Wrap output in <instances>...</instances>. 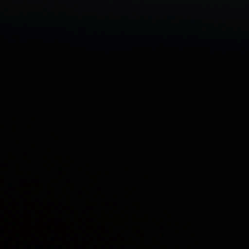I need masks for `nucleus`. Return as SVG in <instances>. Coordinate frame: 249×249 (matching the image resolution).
Wrapping results in <instances>:
<instances>
[{"mask_svg": "<svg viewBox=\"0 0 249 249\" xmlns=\"http://www.w3.org/2000/svg\"><path fill=\"white\" fill-rule=\"evenodd\" d=\"M111 13L110 11H107V13H106V16H105V18L106 20L109 21L111 19Z\"/></svg>", "mask_w": 249, "mask_h": 249, "instance_id": "1", "label": "nucleus"}, {"mask_svg": "<svg viewBox=\"0 0 249 249\" xmlns=\"http://www.w3.org/2000/svg\"><path fill=\"white\" fill-rule=\"evenodd\" d=\"M135 238H136V240L137 241V243L139 245L140 243L141 242V240H140V238L137 236H135Z\"/></svg>", "mask_w": 249, "mask_h": 249, "instance_id": "2", "label": "nucleus"}, {"mask_svg": "<svg viewBox=\"0 0 249 249\" xmlns=\"http://www.w3.org/2000/svg\"><path fill=\"white\" fill-rule=\"evenodd\" d=\"M117 30H101V31H103V32H105V31H117Z\"/></svg>", "mask_w": 249, "mask_h": 249, "instance_id": "3", "label": "nucleus"}, {"mask_svg": "<svg viewBox=\"0 0 249 249\" xmlns=\"http://www.w3.org/2000/svg\"><path fill=\"white\" fill-rule=\"evenodd\" d=\"M136 213H139V212H138V210H136Z\"/></svg>", "mask_w": 249, "mask_h": 249, "instance_id": "4", "label": "nucleus"}, {"mask_svg": "<svg viewBox=\"0 0 249 249\" xmlns=\"http://www.w3.org/2000/svg\"><path fill=\"white\" fill-rule=\"evenodd\" d=\"M137 249H139L137 248Z\"/></svg>", "mask_w": 249, "mask_h": 249, "instance_id": "5", "label": "nucleus"}]
</instances>
